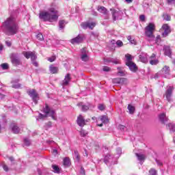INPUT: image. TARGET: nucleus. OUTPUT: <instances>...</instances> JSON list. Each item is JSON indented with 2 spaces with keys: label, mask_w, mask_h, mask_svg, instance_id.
<instances>
[{
  "label": "nucleus",
  "mask_w": 175,
  "mask_h": 175,
  "mask_svg": "<svg viewBox=\"0 0 175 175\" xmlns=\"http://www.w3.org/2000/svg\"><path fill=\"white\" fill-rule=\"evenodd\" d=\"M3 27H5L7 35H16L18 32V21L14 16H10L3 23Z\"/></svg>",
  "instance_id": "nucleus-1"
},
{
  "label": "nucleus",
  "mask_w": 175,
  "mask_h": 175,
  "mask_svg": "<svg viewBox=\"0 0 175 175\" xmlns=\"http://www.w3.org/2000/svg\"><path fill=\"white\" fill-rule=\"evenodd\" d=\"M39 18L44 21L55 23L58 20V10H57V7H51L48 12L42 11L40 12Z\"/></svg>",
  "instance_id": "nucleus-2"
},
{
  "label": "nucleus",
  "mask_w": 175,
  "mask_h": 175,
  "mask_svg": "<svg viewBox=\"0 0 175 175\" xmlns=\"http://www.w3.org/2000/svg\"><path fill=\"white\" fill-rule=\"evenodd\" d=\"M155 31V25L154 23H149L148 25L145 28V34L148 38V40L151 42L155 39L154 36V31Z\"/></svg>",
  "instance_id": "nucleus-3"
},
{
  "label": "nucleus",
  "mask_w": 175,
  "mask_h": 175,
  "mask_svg": "<svg viewBox=\"0 0 175 175\" xmlns=\"http://www.w3.org/2000/svg\"><path fill=\"white\" fill-rule=\"evenodd\" d=\"M44 113H45L46 116L40 113L38 117L40 120L47 117V116H49L53 118V120H57V117L55 116V111L50 109L49 105H46L45 108L44 109Z\"/></svg>",
  "instance_id": "nucleus-4"
},
{
  "label": "nucleus",
  "mask_w": 175,
  "mask_h": 175,
  "mask_svg": "<svg viewBox=\"0 0 175 175\" xmlns=\"http://www.w3.org/2000/svg\"><path fill=\"white\" fill-rule=\"evenodd\" d=\"M23 55H24V57H25V58H27V59H29V58H31L32 64L34 66L38 67V62L36 61V58L38 57H36V53L35 52L23 51Z\"/></svg>",
  "instance_id": "nucleus-5"
},
{
  "label": "nucleus",
  "mask_w": 175,
  "mask_h": 175,
  "mask_svg": "<svg viewBox=\"0 0 175 175\" xmlns=\"http://www.w3.org/2000/svg\"><path fill=\"white\" fill-rule=\"evenodd\" d=\"M173 86H167V89L164 94V96L166 98V100L169 103H172L173 102V99L172 98V95H173Z\"/></svg>",
  "instance_id": "nucleus-6"
},
{
  "label": "nucleus",
  "mask_w": 175,
  "mask_h": 175,
  "mask_svg": "<svg viewBox=\"0 0 175 175\" xmlns=\"http://www.w3.org/2000/svg\"><path fill=\"white\" fill-rule=\"evenodd\" d=\"M27 94H29V96L32 98L33 101L34 102L35 105L38 104V100H39V96L38 93L36 92V90L32 89L27 92Z\"/></svg>",
  "instance_id": "nucleus-7"
},
{
  "label": "nucleus",
  "mask_w": 175,
  "mask_h": 175,
  "mask_svg": "<svg viewBox=\"0 0 175 175\" xmlns=\"http://www.w3.org/2000/svg\"><path fill=\"white\" fill-rule=\"evenodd\" d=\"M84 35L79 34L77 37L70 40V43L72 44H80V43H83V40H84Z\"/></svg>",
  "instance_id": "nucleus-8"
},
{
  "label": "nucleus",
  "mask_w": 175,
  "mask_h": 175,
  "mask_svg": "<svg viewBox=\"0 0 175 175\" xmlns=\"http://www.w3.org/2000/svg\"><path fill=\"white\" fill-rule=\"evenodd\" d=\"M17 53H12L11 55V62L12 65L14 66H18V65H21V62L20 59H18Z\"/></svg>",
  "instance_id": "nucleus-9"
},
{
  "label": "nucleus",
  "mask_w": 175,
  "mask_h": 175,
  "mask_svg": "<svg viewBox=\"0 0 175 175\" xmlns=\"http://www.w3.org/2000/svg\"><path fill=\"white\" fill-rule=\"evenodd\" d=\"M116 158L114 156H111L110 154H107V155L105 156L104 158V162L107 165V163H113V165H116L117 163L114 162L116 161Z\"/></svg>",
  "instance_id": "nucleus-10"
},
{
  "label": "nucleus",
  "mask_w": 175,
  "mask_h": 175,
  "mask_svg": "<svg viewBox=\"0 0 175 175\" xmlns=\"http://www.w3.org/2000/svg\"><path fill=\"white\" fill-rule=\"evenodd\" d=\"M162 29H163L164 32L162 33L161 36L163 38H166L172 32V30L170 29V26L167 24H164L162 26Z\"/></svg>",
  "instance_id": "nucleus-11"
},
{
  "label": "nucleus",
  "mask_w": 175,
  "mask_h": 175,
  "mask_svg": "<svg viewBox=\"0 0 175 175\" xmlns=\"http://www.w3.org/2000/svg\"><path fill=\"white\" fill-rule=\"evenodd\" d=\"M95 25H96V23H95V22H85V23H81V26L82 27V28H83V29H87V28H89L90 29H94Z\"/></svg>",
  "instance_id": "nucleus-12"
},
{
  "label": "nucleus",
  "mask_w": 175,
  "mask_h": 175,
  "mask_svg": "<svg viewBox=\"0 0 175 175\" xmlns=\"http://www.w3.org/2000/svg\"><path fill=\"white\" fill-rule=\"evenodd\" d=\"M126 65L133 73L137 72V66H136V64H135L133 62H126Z\"/></svg>",
  "instance_id": "nucleus-13"
},
{
  "label": "nucleus",
  "mask_w": 175,
  "mask_h": 175,
  "mask_svg": "<svg viewBox=\"0 0 175 175\" xmlns=\"http://www.w3.org/2000/svg\"><path fill=\"white\" fill-rule=\"evenodd\" d=\"M81 59L82 61H84V62H87L90 58L88 57V55H87V49L83 48L81 50Z\"/></svg>",
  "instance_id": "nucleus-14"
},
{
  "label": "nucleus",
  "mask_w": 175,
  "mask_h": 175,
  "mask_svg": "<svg viewBox=\"0 0 175 175\" xmlns=\"http://www.w3.org/2000/svg\"><path fill=\"white\" fill-rule=\"evenodd\" d=\"M139 59L140 62H142L143 64H147L148 62V55L146 53H142L139 55Z\"/></svg>",
  "instance_id": "nucleus-15"
},
{
  "label": "nucleus",
  "mask_w": 175,
  "mask_h": 175,
  "mask_svg": "<svg viewBox=\"0 0 175 175\" xmlns=\"http://www.w3.org/2000/svg\"><path fill=\"white\" fill-rule=\"evenodd\" d=\"M111 10H112V17L115 21L116 20L121 19V14H122V12L120 11H116V10L111 9Z\"/></svg>",
  "instance_id": "nucleus-16"
},
{
  "label": "nucleus",
  "mask_w": 175,
  "mask_h": 175,
  "mask_svg": "<svg viewBox=\"0 0 175 175\" xmlns=\"http://www.w3.org/2000/svg\"><path fill=\"white\" fill-rule=\"evenodd\" d=\"M149 64L150 65H158L159 64V60L157 59V55L154 53L150 57Z\"/></svg>",
  "instance_id": "nucleus-17"
},
{
  "label": "nucleus",
  "mask_w": 175,
  "mask_h": 175,
  "mask_svg": "<svg viewBox=\"0 0 175 175\" xmlns=\"http://www.w3.org/2000/svg\"><path fill=\"white\" fill-rule=\"evenodd\" d=\"M77 122L79 126H84L85 125V119L81 115L78 116Z\"/></svg>",
  "instance_id": "nucleus-18"
},
{
  "label": "nucleus",
  "mask_w": 175,
  "mask_h": 175,
  "mask_svg": "<svg viewBox=\"0 0 175 175\" xmlns=\"http://www.w3.org/2000/svg\"><path fill=\"white\" fill-rule=\"evenodd\" d=\"M70 74H67L65 76L64 79L62 81V85L63 87H66V85H68L69 84V83L70 82Z\"/></svg>",
  "instance_id": "nucleus-19"
},
{
  "label": "nucleus",
  "mask_w": 175,
  "mask_h": 175,
  "mask_svg": "<svg viewBox=\"0 0 175 175\" xmlns=\"http://www.w3.org/2000/svg\"><path fill=\"white\" fill-rule=\"evenodd\" d=\"M79 106H81V110L82 111H87L89 109H94V105L91 107V105H83V103H81L79 104Z\"/></svg>",
  "instance_id": "nucleus-20"
},
{
  "label": "nucleus",
  "mask_w": 175,
  "mask_h": 175,
  "mask_svg": "<svg viewBox=\"0 0 175 175\" xmlns=\"http://www.w3.org/2000/svg\"><path fill=\"white\" fill-rule=\"evenodd\" d=\"M159 118L161 121V122H163V124H165L167 120H169L167 117H166V114L165 113H162L159 116Z\"/></svg>",
  "instance_id": "nucleus-21"
},
{
  "label": "nucleus",
  "mask_w": 175,
  "mask_h": 175,
  "mask_svg": "<svg viewBox=\"0 0 175 175\" xmlns=\"http://www.w3.org/2000/svg\"><path fill=\"white\" fill-rule=\"evenodd\" d=\"M164 54L167 55V57H172V50L170 49V46H165L163 48Z\"/></svg>",
  "instance_id": "nucleus-22"
},
{
  "label": "nucleus",
  "mask_w": 175,
  "mask_h": 175,
  "mask_svg": "<svg viewBox=\"0 0 175 175\" xmlns=\"http://www.w3.org/2000/svg\"><path fill=\"white\" fill-rule=\"evenodd\" d=\"M113 84H120V83H124V81H126V79L125 78H116L113 79Z\"/></svg>",
  "instance_id": "nucleus-23"
},
{
  "label": "nucleus",
  "mask_w": 175,
  "mask_h": 175,
  "mask_svg": "<svg viewBox=\"0 0 175 175\" xmlns=\"http://www.w3.org/2000/svg\"><path fill=\"white\" fill-rule=\"evenodd\" d=\"M12 88H16V89L21 88V84L18 83V79L12 81Z\"/></svg>",
  "instance_id": "nucleus-24"
},
{
  "label": "nucleus",
  "mask_w": 175,
  "mask_h": 175,
  "mask_svg": "<svg viewBox=\"0 0 175 175\" xmlns=\"http://www.w3.org/2000/svg\"><path fill=\"white\" fill-rule=\"evenodd\" d=\"M49 71L52 75H55V73H58V67L54 66V65H51L49 66Z\"/></svg>",
  "instance_id": "nucleus-25"
},
{
  "label": "nucleus",
  "mask_w": 175,
  "mask_h": 175,
  "mask_svg": "<svg viewBox=\"0 0 175 175\" xmlns=\"http://www.w3.org/2000/svg\"><path fill=\"white\" fill-rule=\"evenodd\" d=\"M105 62H112L113 64H115L116 65H118V64H120V60L117 58H109L105 60Z\"/></svg>",
  "instance_id": "nucleus-26"
},
{
  "label": "nucleus",
  "mask_w": 175,
  "mask_h": 175,
  "mask_svg": "<svg viewBox=\"0 0 175 175\" xmlns=\"http://www.w3.org/2000/svg\"><path fill=\"white\" fill-rule=\"evenodd\" d=\"M98 11L100 13H103V14L107 15V10L106 9V8H105L103 6H98Z\"/></svg>",
  "instance_id": "nucleus-27"
},
{
  "label": "nucleus",
  "mask_w": 175,
  "mask_h": 175,
  "mask_svg": "<svg viewBox=\"0 0 175 175\" xmlns=\"http://www.w3.org/2000/svg\"><path fill=\"white\" fill-rule=\"evenodd\" d=\"M135 155L138 159V161H139L140 162L144 161V159H146V156H144V154H140V153H135Z\"/></svg>",
  "instance_id": "nucleus-28"
},
{
  "label": "nucleus",
  "mask_w": 175,
  "mask_h": 175,
  "mask_svg": "<svg viewBox=\"0 0 175 175\" xmlns=\"http://www.w3.org/2000/svg\"><path fill=\"white\" fill-rule=\"evenodd\" d=\"M162 73L163 75H169V73H170V68L169 66H164V68L162 69Z\"/></svg>",
  "instance_id": "nucleus-29"
},
{
  "label": "nucleus",
  "mask_w": 175,
  "mask_h": 175,
  "mask_svg": "<svg viewBox=\"0 0 175 175\" xmlns=\"http://www.w3.org/2000/svg\"><path fill=\"white\" fill-rule=\"evenodd\" d=\"M100 120L103 122V124H107V122H109V118L106 116H100Z\"/></svg>",
  "instance_id": "nucleus-30"
},
{
  "label": "nucleus",
  "mask_w": 175,
  "mask_h": 175,
  "mask_svg": "<svg viewBox=\"0 0 175 175\" xmlns=\"http://www.w3.org/2000/svg\"><path fill=\"white\" fill-rule=\"evenodd\" d=\"M12 131L14 133H20V128H18L17 125H14L12 127Z\"/></svg>",
  "instance_id": "nucleus-31"
},
{
  "label": "nucleus",
  "mask_w": 175,
  "mask_h": 175,
  "mask_svg": "<svg viewBox=\"0 0 175 175\" xmlns=\"http://www.w3.org/2000/svg\"><path fill=\"white\" fill-rule=\"evenodd\" d=\"M52 169L53 170L54 173H59L60 172V169L59 167H58V165H52Z\"/></svg>",
  "instance_id": "nucleus-32"
},
{
  "label": "nucleus",
  "mask_w": 175,
  "mask_h": 175,
  "mask_svg": "<svg viewBox=\"0 0 175 175\" xmlns=\"http://www.w3.org/2000/svg\"><path fill=\"white\" fill-rule=\"evenodd\" d=\"M66 24V23L65 22V21H64V20L60 21L59 22V29H64V28H65Z\"/></svg>",
  "instance_id": "nucleus-33"
},
{
  "label": "nucleus",
  "mask_w": 175,
  "mask_h": 175,
  "mask_svg": "<svg viewBox=\"0 0 175 175\" xmlns=\"http://www.w3.org/2000/svg\"><path fill=\"white\" fill-rule=\"evenodd\" d=\"M64 165L66 167H68V166H70V160L69 159V158L66 157L64 159Z\"/></svg>",
  "instance_id": "nucleus-34"
},
{
  "label": "nucleus",
  "mask_w": 175,
  "mask_h": 175,
  "mask_svg": "<svg viewBox=\"0 0 175 175\" xmlns=\"http://www.w3.org/2000/svg\"><path fill=\"white\" fill-rule=\"evenodd\" d=\"M127 109L130 114H133V113H135V107L132 106V105H129Z\"/></svg>",
  "instance_id": "nucleus-35"
},
{
  "label": "nucleus",
  "mask_w": 175,
  "mask_h": 175,
  "mask_svg": "<svg viewBox=\"0 0 175 175\" xmlns=\"http://www.w3.org/2000/svg\"><path fill=\"white\" fill-rule=\"evenodd\" d=\"M125 58H126V62H132V55H131V54L127 53L125 55Z\"/></svg>",
  "instance_id": "nucleus-36"
},
{
  "label": "nucleus",
  "mask_w": 175,
  "mask_h": 175,
  "mask_svg": "<svg viewBox=\"0 0 175 175\" xmlns=\"http://www.w3.org/2000/svg\"><path fill=\"white\" fill-rule=\"evenodd\" d=\"M169 129L171 132H175V124L173 123H170L167 124Z\"/></svg>",
  "instance_id": "nucleus-37"
},
{
  "label": "nucleus",
  "mask_w": 175,
  "mask_h": 175,
  "mask_svg": "<svg viewBox=\"0 0 175 175\" xmlns=\"http://www.w3.org/2000/svg\"><path fill=\"white\" fill-rule=\"evenodd\" d=\"M127 40L130 42L131 44H136V40L133 39L131 36L127 37Z\"/></svg>",
  "instance_id": "nucleus-38"
},
{
  "label": "nucleus",
  "mask_w": 175,
  "mask_h": 175,
  "mask_svg": "<svg viewBox=\"0 0 175 175\" xmlns=\"http://www.w3.org/2000/svg\"><path fill=\"white\" fill-rule=\"evenodd\" d=\"M1 68H2V69L3 70H6V69H9V65L7 63H4L0 65Z\"/></svg>",
  "instance_id": "nucleus-39"
},
{
  "label": "nucleus",
  "mask_w": 175,
  "mask_h": 175,
  "mask_svg": "<svg viewBox=\"0 0 175 175\" xmlns=\"http://www.w3.org/2000/svg\"><path fill=\"white\" fill-rule=\"evenodd\" d=\"M74 158L77 159V161L80 160V156H79V152L77 150L74 151Z\"/></svg>",
  "instance_id": "nucleus-40"
},
{
  "label": "nucleus",
  "mask_w": 175,
  "mask_h": 175,
  "mask_svg": "<svg viewBox=\"0 0 175 175\" xmlns=\"http://www.w3.org/2000/svg\"><path fill=\"white\" fill-rule=\"evenodd\" d=\"M163 20H165V21H170V16H169V14H164L163 15Z\"/></svg>",
  "instance_id": "nucleus-41"
},
{
  "label": "nucleus",
  "mask_w": 175,
  "mask_h": 175,
  "mask_svg": "<svg viewBox=\"0 0 175 175\" xmlns=\"http://www.w3.org/2000/svg\"><path fill=\"white\" fill-rule=\"evenodd\" d=\"M80 135L82 137H85V136L86 135H88V132L85 130L81 129L80 131Z\"/></svg>",
  "instance_id": "nucleus-42"
},
{
  "label": "nucleus",
  "mask_w": 175,
  "mask_h": 175,
  "mask_svg": "<svg viewBox=\"0 0 175 175\" xmlns=\"http://www.w3.org/2000/svg\"><path fill=\"white\" fill-rule=\"evenodd\" d=\"M98 110H100V111H103L105 109H106V106L103 104H99L98 106Z\"/></svg>",
  "instance_id": "nucleus-43"
},
{
  "label": "nucleus",
  "mask_w": 175,
  "mask_h": 175,
  "mask_svg": "<svg viewBox=\"0 0 175 175\" xmlns=\"http://www.w3.org/2000/svg\"><path fill=\"white\" fill-rule=\"evenodd\" d=\"M36 38L38 40H44V38L43 37V34H42L41 33H39L38 34H37Z\"/></svg>",
  "instance_id": "nucleus-44"
},
{
  "label": "nucleus",
  "mask_w": 175,
  "mask_h": 175,
  "mask_svg": "<svg viewBox=\"0 0 175 175\" xmlns=\"http://www.w3.org/2000/svg\"><path fill=\"white\" fill-rule=\"evenodd\" d=\"M24 144L25 146H29V144H31V141H29V139H28V138H25Z\"/></svg>",
  "instance_id": "nucleus-45"
},
{
  "label": "nucleus",
  "mask_w": 175,
  "mask_h": 175,
  "mask_svg": "<svg viewBox=\"0 0 175 175\" xmlns=\"http://www.w3.org/2000/svg\"><path fill=\"white\" fill-rule=\"evenodd\" d=\"M116 46H118V47H122L124 46V43L121 40H118L116 42Z\"/></svg>",
  "instance_id": "nucleus-46"
},
{
  "label": "nucleus",
  "mask_w": 175,
  "mask_h": 175,
  "mask_svg": "<svg viewBox=\"0 0 175 175\" xmlns=\"http://www.w3.org/2000/svg\"><path fill=\"white\" fill-rule=\"evenodd\" d=\"M149 175H157V170L150 169L149 171Z\"/></svg>",
  "instance_id": "nucleus-47"
},
{
  "label": "nucleus",
  "mask_w": 175,
  "mask_h": 175,
  "mask_svg": "<svg viewBox=\"0 0 175 175\" xmlns=\"http://www.w3.org/2000/svg\"><path fill=\"white\" fill-rule=\"evenodd\" d=\"M90 38H91V39H95V38H98V34H96L94 32H92L90 34Z\"/></svg>",
  "instance_id": "nucleus-48"
},
{
  "label": "nucleus",
  "mask_w": 175,
  "mask_h": 175,
  "mask_svg": "<svg viewBox=\"0 0 175 175\" xmlns=\"http://www.w3.org/2000/svg\"><path fill=\"white\" fill-rule=\"evenodd\" d=\"M55 59H56L55 56H52L51 57L48 58V61H49V62H54Z\"/></svg>",
  "instance_id": "nucleus-49"
},
{
  "label": "nucleus",
  "mask_w": 175,
  "mask_h": 175,
  "mask_svg": "<svg viewBox=\"0 0 175 175\" xmlns=\"http://www.w3.org/2000/svg\"><path fill=\"white\" fill-rule=\"evenodd\" d=\"M116 152H117V154H118V157H117V158H118L120 155H121V152H122V150H121V148H118L117 149H116Z\"/></svg>",
  "instance_id": "nucleus-50"
},
{
  "label": "nucleus",
  "mask_w": 175,
  "mask_h": 175,
  "mask_svg": "<svg viewBox=\"0 0 175 175\" xmlns=\"http://www.w3.org/2000/svg\"><path fill=\"white\" fill-rule=\"evenodd\" d=\"M3 169L5 172H9V167L6 164H3Z\"/></svg>",
  "instance_id": "nucleus-51"
},
{
  "label": "nucleus",
  "mask_w": 175,
  "mask_h": 175,
  "mask_svg": "<svg viewBox=\"0 0 175 175\" xmlns=\"http://www.w3.org/2000/svg\"><path fill=\"white\" fill-rule=\"evenodd\" d=\"M103 70V72H110V67L104 66Z\"/></svg>",
  "instance_id": "nucleus-52"
},
{
  "label": "nucleus",
  "mask_w": 175,
  "mask_h": 175,
  "mask_svg": "<svg viewBox=\"0 0 175 175\" xmlns=\"http://www.w3.org/2000/svg\"><path fill=\"white\" fill-rule=\"evenodd\" d=\"M118 76H125V72L122 70H119L118 72Z\"/></svg>",
  "instance_id": "nucleus-53"
},
{
  "label": "nucleus",
  "mask_w": 175,
  "mask_h": 175,
  "mask_svg": "<svg viewBox=\"0 0 175 175\" xmlns=\"http://www.w3.org/2000/svg\"><path fill=\"white\" fill-rule=\"evenodd\" d=\"M139 20H140L141 21H145V20H146V16H145L144 15H140V16H139Z\"/></svg>",
  "instance_id": "nucleus-54"
},
{
  "label": "nucleus",
  "mask_w": 175,
  "mask_h": 175,
  "mask_svg": "<svg viewBox=\"0 0 175 175\" xmlns=\"http://www.w3.org/2000/svg\"><path fill=\"white\" fill-rule=\"evenodd\" d=\"M111 44H113V47H116V40H112L111 41Z\"/></svg>",
  "instance_id": "nucleus-55"
},
{
  "label": "nucleus",
  "mask_w": 175,
  "mask_h": 175,
  "mask_svg": "<svg viewBox=\"0 0 175 175\" xmlns=\"http://www.w3.org/2000/svg\"><path fill=\"white\" fill-rule=\"evenodd\" d=\"M161 40V36H157L156 38V43H158Z\"/></svg>",
  "instance_id": "nucleus-56"
},
{
  "label": "nucleus",
  "mask_w": 175,
  "mask_h": 175,
  "mask_svg": "<svg viewBox=\"0 0 175 175\" xmlns=\"http://www.w3.org/2000/svg\"><path fill=\"white\" fill-rule=\"evenodd\" d=\"M156 162L159 166H162V163L159 160H156Z\"/></svg>",
  "instance_id": "nucleus-57"
},
{
  "label": "nucleus",
  "mask_w": 175,
  "mask_h": 175,
  "mask_svg": "<svg viewBox=\"0 0 175 175\" xmlns=\"http://www.w3.org/2000/svg\"><path fill=\"white\" fill-rule=\"evenodd\" d=\"M85 172L84 171V168L83 167H81V174H84Z\"/></svg>",
  "instance_id": "nucleus-58"
},
{
  "label": "nucleus",
  "mask_w": 175,
  "mask_h": 175,
  "mask_svg": "<svg viewBox=\"0 0 175 175\" xmlns=\"http://www.w3.org/2000/svg\"><path fill=\"white\" fill-rule=\"evenodd\" d=\"M175 0H167L168 3H174Z\"/></svg>",
  "instance_id": "nucleus-59"
},
{
  "label": "nucleus",
  "mask_w": 175,
  "mask_h": 175,
  "mask_svg": "<svg viewBox=\"0 0 175 175\" xmlns=\"http://www.w3.org/2000/svg\"><path fill=\"white\" fill-rule=\"evenodd\" d=\"M46 143H48V144H51L52 143H55V142H54V141L48 140L46 141Z\"/></svg>",
  "instance_id": "nucleus-60"
},
{
  "label": "nucleus",
  "mask_w": 175,
  "mask_h": 175,
  "mask_svg": "<svg viewBox=\"0 0 175 175\" xmlns=\"http://www.w3.org/2000/svg\"><path fill=\"white\" fill-rule=\"evenodd\" d=\"M9 159H10V161L11 162H14V157H10L9 158Z\"/></svg>",
  "instance_id": "nucleus-61"
},
{
  "label": "nucleus",
  "mask_w": 175,
  "mask_h": 175,
  "mask_svg": "<svg viewBox=\"0 0 175 175\" xmlns=\"http://www.w3.org/2000/svg\"><path fill=\"white\" fill-rule=\"evenodd\" d=\"M6 44L8 46V47H10V46H12V42H6Z\"/></svg>",
  "instance_id": "nucleus-62"
},
{
  "label": "nucleus",
  "mask_w": 175,
  "mask_h": 175,
  "mask_svg": "<svg viewBox=\"0 0 175 175\" xmlns=\"http://www.w3.org/2000/svg\"><path fill=\"white\" fill-rule=\"evenodd\" d=\"M3 50V45L0 44V51H2Z\"/></svg>",
  "instance_id": "nucleus-63"
},
{
  "label": "nucleus",
  "mask_w": 175,
  "mask_h": 175,
  "mask_svg": "<svg viewBox=\"0 0 175 175\" xmlns=\"http://www.w3.org/2000/svg\"><path fill=\"white\" fill-rule=\"evenodd\" d=\"M133 0H126V2H127V3H132Z\"/></svg>",
  "instance_id": "nucleus-64"
}]
</instances>
